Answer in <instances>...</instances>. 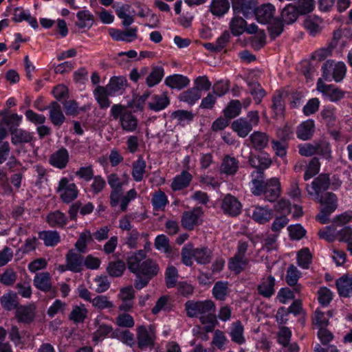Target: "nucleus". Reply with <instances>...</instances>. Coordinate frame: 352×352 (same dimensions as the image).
<instances>
[{"label": "nucleus", "instance_id": "f257e3e1", "mask_svg": "<svg viewBox=\"0 0 352 352\" xmlns=\"http://www.w3.org/2000/svg\"><path fill=\"white\" fill-rule=\"evenodd\" d=\"M185 308L188 317H197L200 316L199 319L202 324L212 322L215 320V305L212 300L193 302L187 301L185 304Z\"/></svg>", "mask_w": 352, "mask_h": 352}, {"label": "nucleus", "instance_id": "f03ea898", "mask_svg": "<svg viewBox=\"0 0 352 352\" xmlns=\"http://www.w3.org/2000/svg\"><path fill=\"white\" fill-rule=\"evenodd\" d=\"M252 184V193L255 195L263 194L265 199L270 202L276 200L280 195V184L278 178H272L266 182L254 179Z\"/></svg>", "mask_w": 352, "mask_h": 352}, {"label": "nucleus", "instance_id": "7ed1b4c3", "mask_svg": "<svg viewBox=\"0 0 352 352\" xmlns=\"http://www.w3.org/2000/svg\"><path fill=\"white\" fill-rule=\"evenodd\" d=\"M159 271V265L155 261L151 258L145 259L142 261L138 272L135 274V288L141 289L146 287L150 280L158 274Z\"/></svg>", "mask_w": 352, "mask_h": 352}, {"label": "nucleus", "instance_id": "20e7f679", "mask_svg": "<svg viewBox=\"0 0 352 352\" xmlns=\"http://www.w3.org/2000/svg\"><path fill=\"white\" fill-rule=\"evenodd\" d=\"M316 200L322 206L320 213L316 216V219L322 224L327 223L329 222V216L338 207L337 196L331 192H327L316 197Z\"/></svg>", "mask_w": 352, "mask_h": 352}, {"label": "nucleus", "instance_id": "39448f33", "mask_svg": "<svg viewBox=\"0 0 352 352\" xmlns=\"http://www.w3.org/2000/svg\"><path fill=\"white\" fill-rule=\"evenodd\" d=\"M259 115L257 111H252L248 113L245 118H240L232 122L231 128L240 138H245L253 127L257 126L259 122Z\"/></svg>", "mask_w": 352, "mask_h": 352}, {"label": "nucleus", "instance_id": "423d86ee", "mask_svg": "<svg viewBox=\"0 0 352 352\" xmlns=\"http://www.w3.org/2000/svg\"><path fill=\"white\" fill-rule=\"evenodd\" d=\"M60 199L65 204H69L78 196V189L76 184L70 182L67 177H63L58 182L56 190Z\"/></svg>", "mask_w": 352, "mask_h": 352}, {"label": "nucleus", "instance_id": "0eeeda50", "mask_svg": "<svg viewBox=\"0 0 352 352\" xmlns=\"http://www.w3.org/2000/svg\"><path fill=\"white\" fill-rule=\"evenodd\" d=\"M322 77L327 80L332 76L336 82H340L346 72V65L343 62L334 63L332 60H327L322 67Z\"/></svg>", "mask_w": 352, "mask_h": 352}, {"label": "nucleus", "instance_id": "6e6552de", "mask_svg": "<svg viewBox=\"0 0 352 352\" xmlns=\"http://www.w3.org/2000/svg\"><path fill=\"white\" fill-rule=\"evenodd\" d=\"M34 286L38 290L50 293L52 297L57 295V289L52 285V276L47 272L36 273L33 279Z\"/></svg>", "mask_w": 352, "mask_h": 352}, {"label": "nucleus", "instance_id": "1a4fd4ad", "mask_svg": "<svg viewBox=\"0 0 352 352\" xmlns=\"http://www.w3.org/2000/svg\"><path fill=\"white\" fill-rule=\"evenodd\" d=\"M317 90L327 96L331 102H338L345 96V91L333 85H326L319 78L317 82Z\"/></svg>", "mask_w": 352, "mask_h": 352}, {"label": "nucleus", "instance_id": "9d476101", "mask_svg": "<svg viewBox=\"0 0 352 352\" xmlns=\"http://www.w3.org/2000/svg\"><path fill=\"white\" fill-rule=\"evenodd\" d=\"M221 209L226 214L236 217L241 212L242 205L236 197L228 194L222 199Z\"/></svg>", "mask_w": 352, "mask_h": 352}, {"label": "nucleus", "instance_id": "9b49d317", "mask_svg": "<svg viewBox=\"0 0 352 352\" xmlns=\"http://www.w3.org/2000/svg\"><path fill=\"white\" fill-rule=\"evenodd\" d=\"M275 7L272 3H267L256 6L254 11L256 21L261 24H267L271 22L275 14Z\"/></svg>", "mask_w": 352, "mask_h": 352}, {"label": "nucleus", "instance_id": "f8f14e48", "mask_svg": "<svg viewBox=\"0 0 352 352\" xmlns=\"http://www.w3.org/2000/svg\"><path fill=\"white\" fill-rule=\"evenodd\" d=\"M36 316V307L33 305H21L16 307L14 316L18 322L30 324L32 322Z\"/></svg>", "mask_w": 352, "mask_h": 352}, {"label": "nucleus", "instance_id": "ddd939ff", "mask_svg": "<svg viewBox=\"0 0 352 352\" xmlns=\"http://www.w3.org/2000/svg\"><path fill=\"white\" fill-rule=\"evenodd\" d=\"M247 212L254 221L260 224H264L272 219V210L265 207L252 206Z\"/></svg>", "mask_w": 352, "mask_h": 352}, {"label": "nucleus", "instance_id": "4468645a", "mask_svg": "<svg viewBox=\"0 0 352 352\" xmlns=\"http://www.w3.org/2000/svg\"><path fill=\"white\" fill-rule=\"evenodd\" d=\"M202 214L203 211L199 207L184 212L182 217V226L186 230H192L199 223V219Z\"/></svg>", "mask_w": 352, "mask_h": 352}, {"label": "nucleus", "instance_id": "2eb2a0df", "mask_svg": "<svg viewBox=\"0 0 352 352\" xmlns=\"http://www.w3.org/2000/svg\"><path fill=\"white\" fill-rule=\"evenodd\" d=\"M233 11L241 13L245 18L251 15L257 6L256 0H231Z\"/></svg>", "mask_w": 352, "mask_h": 352}, {"label": "nucleus", "instance_id": "dca6fc26", "mask_svg": "<svg viewBox=\"0 0 352 352\" xmlns=\"http://www.w3.org/2000/svg\"><path fill=\"white\" fill-rule=\"evenodd\" d=\"M250 146L256 151H263L269 144L270 135L263 131H254L248 138Z\"/></svg>", "mask_w": 352, "mask_h": 352}, {"label": "nucleus", "instance_id": "f3484780", "mask_svg": "<svg viewBox=\"0 0 352 352\" xmlns=\"http://www.w3.org/2000/svg\"><path fill=\"white\" fill-rule=\"evenodd\" d=\"M137 340L138 346L141 350L154 346L155 337L144 325L137 327Z\"/></svg>", "mask_w": 352, "mask_h": 352}, {"label": "nucleus", "instance_id": "a211bd4d", "mask_svg": "<svg viewBox=\"0 0 352 352\" xmlns=\"http://www.w3.org/2000/svg\"><path fill=\"white\" fill-rule=\"evenodd\" d=\"M276 280L272 275L263 276L257 286L258 294L261 296L270 298L275 293Z\"/></svg>", "mask_w": 352, "mask_h": 352}, {"label": "nucleus", "instance_id": "6ab92c4d", "mask_svg": "<svg viewBox=\"0 0 352 352\" xmlns=\"http://www.w3.org/2000/svg\"><path fill=\"white\" fill-rule=\"evenodd\" d=\"M336 286L340 296L344 298L352 296V275L344 274L336 280Z\"/></svg>", "mask_w": 352, "mask_h": 352}, {"label": "nucleus", "instance_id": "aec40b11", "mask_svg": "<svg viewBox=\"0 0 352 352\" xmlns=\"http://www.w3.org/2000/svg\"><path fill=\"white\" fill-rule=\"evenodd\" d=\"M330 186V177L329 174L321 173L316 177L311 183L313 192L308 191L309 195L315 194L316 197L322 195V192L327 190Z\"/></svg>", "mask_w": 352, "mask_h": 352}, {"label": "nucleus", "instance_id": "412c9836", "mask_svg": "<svg viewBox=\"0 0 352 352\" xmlns=\"http://www.w3.org/2000/svg\"><path fill=\"white\" fill-rule=\"evenodd\" d=\"M65 259L69 271L77 273L83 270L84 257L80 253L71 250L66 254Z\"/></svg>", "mask_w": 352, "mask_h": 352}, {"label": "nucleus", "instance_id": "4be33fe9", "mask_svg": "<svg viewBox=\"0 0 352 352\" xmlns=\"http://www.w3.org/2000/svg\"><path fill=\"white\" fill-rule=\"evenodd\" d=\"M239 162L234 157L226 155L219 166L220 174H224L228 176L234 175L239 170Z\"/></svg>", "mask_w": 352, "mask_h": 352}, {"label": "nucleus", "instance_id": "5701e85b", "mask_svg": "<svg viewBox=\"0 0 352 352\" xmlns=\"http://www.w3.org/2000/svg\"><path fill=\"white\" fill-rule=\"evenodd\" d=\"M137 31L136 28H130L127 30L111 28L109 33L111 38L116 41H123L129 43L137 38Z\"/></svg>", "mask_w": 352, "mask_h": 352}, {"label": "nucleus", "instance_id": "b1692460", "mask_svg": "<svg viewBox=\"0 0 352 352\" xmlns=\"http://www.w3.org/2000/svg\"><path fill=\"white\" fill-rule=\"evenodd\" d=\"M69 157L67 150L63 147L51 155L49 162L52 166L63 169L66 167L69 162Z\"/></svg>", "mask_w": 352, "mask_h": 352}, {"label": "nucleus", "instance_id": "393cba45", "mask_svg": "<svg viewBox=\"0 0 352 352\" xmlns=\"http://www.w3.org/2000/svg\"><path fill=\"white\" fill-rule=\"evenodd\" d=\"M49 118L52 123L56 126H61L65 120L61 107L56 101L52 102L48 106Z\"/></svg>", "mask_w": 352, "mask_h": 352}, {"label": "nucleus", "instance_id": "a878e982", "mask_svg": "<svg viewBox=\"0 0 352 352\" xmlns=\"http://www.w3.org/2000/svg\"><path fill=\"white\" fill-rule=\"evenodd\" d=\"M170 104V99L167 92H163L160 95H154L151 101L148 102V107L153 111H160L164 109Z\"/></svg>", "mask_w": 352, "mask_h": 352}, {"label": "nucleus", "instance_id": "bb28decb", "mask_svg": "<svg viewBox=\"0 0 352 352\" xmlns=\"http://www.w3.org/2000/svg\"><path fill=\"white\" fill-rule=\"evenodd\" d=\"M146 254L144 250H138L132 253L126 258V264L129 271L133 274L138 272L141 263L146 259Z\"/></svg>", "mask_w": 352, "mask_h": 352}, {"label": "nucleus", "instance_id": "cd10ccee", "mask_svg": "<svg viewBox=\"0 0 352 352\" xmlns=\"http://www.w3.org/2000/svg\"><path fill=\"white\" fill-rule=\"evenodd\" d=\"M322 122L328 128H334L338 124L336 109L333 107H324L320 111Z\"/></svg>", "mask_w": 352, "mask_h": 352}, {"label": "nucleus", "instance_id": "c85d7f7f", "mask_svg": "<svg viewBox=\"0 0 352 352\" xmlns=\"http://www.w3.org/2000/svg\"><path fill=\"white\" fill-rule=\"evenodd\" d=\"M192 179V177L190 173L186 170H183L173 179L171 184L172 190L173 191H177L188 187Z\"/></svg>", "mask_w": 352, "mask_h": 352}, {"label": "nucleus", "instance_id": "c756f323", "mask_svg": "<svg viewBox=\"0 0 352 352\" xmlns=\"http://www.w3.org/2000/svg\"><path fill=\"white\" fill-rule=\"evenodd\" d=\"M189 83V78L181 74H173L165 79V84L171 89H182L186 87Z\"/></svg>", "mask_w": 352, "mask_h": 352}, {"label": "nucleus", "instance_id": "7c9ffc66", "mask_svg": "<svg viewBox=\"0 0 352 352\" xmlns=\"http://www.w3.org/2000/svg\"><path fill=\"white\" fill-rule=\"evenodd\" d=\"M120 123L123 131L133 132L138 127V121L131 111H125L120 118Z\"/></svg>", "mask_w": 352, "mask_h": 352}, {"label": "nucleus", "instance_id": "2f4dec72", "mask_svg": "<svg viewBox=\"0 0 352 352\" xmlns=\"http://www.w3.org/2000/svg\"><path fill=\"white\" fill-rule=\"evenodd\" d=\"M315 124L312 120H308L302 122L297 128V137L302 140H309L314 132Z\"/></svg>", "mask_w": 352, "mask_h": 352}, {"label": "nucleus", "instance_id": "473e14b6", "mask_svg": "<svg viewBox=\"0 0 352 352\" xmlns=\"http://www.w3.org/2000/svg\"><path fill=\"white\" fill-rule=\"evenodd\" d=\"M11 135L12 143L14 145L30 143L34 139L32 133L21 129L11 130Z\"/></svg>", "mask_w": 352, "mask_h": 352}, {"label": "nucleus", "instance_id": "72a5a7b5", "mask_svg": "<svg viewBox=\"0 0 352 352\" xmlns=\"http://www.w3.org/2000/svg\"><path fill=\"white\" fill-rule=\"evenodd\" d=\"M299 14L293 3L287 5L282 10L280 19L284 24L291 25L298 19Z\"/></svg>", "mask_w": 352, "mask_h": 352}, {"label": "nucleus", "instance_id": "f704fd0d", "mask_svg": "<svg viewBox=\"0 0 352 352\" xmlns=\"http://www.w3.org/2000/svg\"><path fill=\"white\" fill-rule=\"evenodd\" d=\"M94 96L101 109L110 107L111 101L108 98L110 96L104 87L98 85L94 91Z\"/></svg>", "mask_w": 352, "mask_h": 352}, {"label": "nucleus", "instance_id": "c9c22d12", "mask_svg": "<svg viewBox=\"0 0 352 352\" xmlns=\"http://www.w3.org/2000/svg\"><path fill=\"white\" fill-rule=\"evenodd\" d=\"M126 79L122 76H113L110 79L109 84L104 87L111 96H115L118 91L124 89L126 85Z\"/></svg>", "mask_w": 352, "mask_h": 352}, {"label": "nucleus", "instance_id": "e433bc0d", "mask_svg": "<svg viewBox=\"0 0 352 352\" xmlns=\"http://www.w3.org/2000/svg\"><path fill=\"white\" fill-rule=\"evenodd\" d=\"M201 97V92L198 88H190L181 93L178 99L181 102H186L190 105L194 104Z\"/></svg>", "mask_w": 352, "mask_h": 352}, {"label": "nucleus", "instance_id": "4c0bfd02", "mask_svg": "<svg viewBox=\"0 0 352 352\" xmlns=\"http://www.w3.org/2000/svg\"><path fill=\"white\" fill-rule=\"evenodd\" d=\"M146 163L141 156L133 162L131 175L135 182H141L143 179L146 173Z\"/></svg>", "mask_w": 352, "mask_h": 352}, {"label": "nucleus", "instance_id": "58836bf2", "mask_svg": "<svg viewBox=\"0 0 352 352\" xmlns=\"http://www.w3.org/2000/svg\"><path fill=\"white\" fill-rule=\"evenodd\" d=\"M244 328L241 321L237 320L232 324L230 328V335L232 342L238 344H243L245 342V338L243 336Z\"/></svg>", "mask_w": 352, "mask_h": 352}, {"label": "nucleus", "instance_id": "ea45409f", "mask_svg": "<svg viewBox=\"0 0 352 352\" xmlns=\"http://www.w3.org/2000/svg\"><path fill=\"white\" fill-rule=\"evenodd\" d=\"M46 219L47 222L51 227L63 228L67 223V217L59 210H55L49 213Z\"/></svg>", "mask_w": 352, "mask_h": 352}, {"label": "nucleus", "instance_id": "a19ab883", "mask_svg": "<svg viewBox=\"0 0 352 352\" xmlns=\"http://www.w3.org/2000/svg\"><path fill=\"white\" fill-rule=\"evenodd\" d=\"M322 20L317 16H311L307 18L304 21L305 29L311 35L315 36L320 32L322 29Z\"/></svg>", "mask_w": 352, "mask_h": 352}, {"label": "nucleus", "instance_id": "79ce46f5", "mask_svg": "<svg viewBox=\"0 0 352 352\" xmlns=\"http://www.w3.org/2000/svg\"><path fill=\"white\" fill-rule=\"evenodd\" d=\"M230 9L228 0H212L210 10L213 15L222 16Z\"/></svg>", "mask_w": 352, "mask_h": 352}, {"label": "nucleus", "instance_id": "37998d69", "mask_svg": "<svg viewBox=\"0 0 352 352\" xmlns=\"http://www.w3.org/2000/svg\"><path fill=\"white\" fill-rule=\"evenodd\" d=\"M249 260L245 256L234 255L228 262L229 269L236 274H239L248 265Z\"/></svg>", "mask_w": 352, "mask_h": 352}, {"label": "nucleus", "instance_id": "c03bdc74", "mask_svg": "<svg viewBox=\"0 0 352 352\" xmlns=\"http://www.w3.org/2000/svg\"><path fill=\"white\" fill-rule=\"evenodd\" d=\"M246 25L247 22L243 17L234 16L230 23L231 32L234 36H239L245 32Z\"/></svg>", "mask_w": 352, "mask_h": 352}, {"label": "nucleus", "instance_id": "a18cd8bd", "mask_svg": "<svg viewBox=\"0 0 352 352\" xmlns=\"http://www.w3.org/2000/svg\"><path fill=\"white\" fill-rule=\"evenodd\" d=\"M164 76V68L155 66L152 68L151 72L147 76L146 82L148 87H152L158 84Z\"/></svg>", "mask_w": 352, "mask_h": 352}, {"label": "nucleus", "instance_id": "49530a36", "mask_svg": "<svg viewBox=\"0 0 352 352\" xmlns=\"http://www.w3.org/2000/svg\"><path fill=\"white\" fill-rule=\"evenodd\" d=\"M316 154L319 155L327 161L331 160V148L329 142L326 140L316 141Z\"/></svg>", "mask_w": 352, "mask_h": 352}, {"label": "nucleus", "instance_id": "de8ad7c7", "mask_svg": "<svg viewBox=\"0 0 352 352\" xmlns=\"http://www.w3.org/2000/svg\"><path fill=\"white\" fill-rule=\"evenodd\" d=\"M126 270L125 263L121 260L111 261L109 263L107 272L112 277L121 276Z\"/></svg>", "mask_w": 352, "mask_h": 352}, {"label": "nucleus", "instance_id": "09e8293b", "mask_svg": "<svg viewBox=\"0 0 352 352\" xmlns=\"http://www.w3.org/2000/svg\"><path fill=\"white\" fill-rule=\"evenodd\" d=\"M294 5L299 15H305L314 11L316 2L314 0H298Z\"/></svg>", "mask_w": 352, "mask_h": 352}, {"label": "nucleus", "instance_id": "8fccbe9b", "mask_svg": "<svg viewBox=\"0 0 352 352\" xmlns=\"http://www.w3.org/2000/svg\"><path fill=\"white\" fill-rule=\"evenodd\" d=\"M194 258L199 264H207L212 259V252L208 248H194Z\"/></svg>", "mask_w": 352, "mask_h": 352}, {"label": "nucleus", "instance_id": "3c124183", "mask_svg": "<svg viewBox=\"0 0 352 352\" xmlns=\"http://www.w3.org/2000/svg\"><path fill=\"white\" fill-rule=\"evenodd\" d=\"M77 18L78 21H76V25L80 28H89L93 25L94 16L87 10H82L78 12L77 13Z\"/></svg>", "mask_w": 352, "mask_h": 352}, {"label": "nucleus", "instance_id": "603ef678", "mask_svg": "<svg viewBox=\"0 0 352 352\" xmlns=\"http://www.w3.org/2000/svg\"><path fill=\"white\" fill-rule=\"evenodd\" d=\"M93 236L91 232L88 230H85L80 233L76 244V248L81 253H85L87 250V243L92 242Z\"/></svg>", "mask_w": 352, "mask_h": 352}, {"label": "nucleus", "instance_id": "864d4df0", "mask_svg": "<svg viewBox=\"0 0 352 352\" xmlns=\"http://www.w3.org/2000/svg\"><path fill=\"white\" fill-rule=\"evenodd\" d=\"M248 85L250 87V92L254 97L255 102L259 104L266 94L265 91L258 82L248 81Z\"/></svg>", "mask_w": 352, "mask_h": 352}, {"label": "nucleus", "instance_id": "5fc2aeb1", "mask_svg": "<svg viewBox=\"0 0 352 352\" xmlns=\"http://www.w3.org/2000/svg\"><path fill=\"white\" fill-rule=\"evenodd\" d=\"M39 238L47 246H54L60 241V236L56 231H43L39 233Z\"/></svg>", "mask_w": 352, "mask_h": 352}, {"label": "nucleus", "instance_id": "6e6d98bb", "mask_svg": "<svg viewBox=\"0 0 352 352\" xmlns=\"http://www.w3.org/2000/svg\"><path fill=\"white\" fill-rule=\"evenodd\" d=\"M320 168V162L318 157H312L307 164L306 171L304 175V179L309 180L314 176L316 175Z\"/></svg>", "mask_w": 352, "mask_h": 352}, {"label": "nucleus", "instance_id": "4d7b16f0", "mask_svg": "<svg viewBox=\"0 0 352 352\" xmlns=\"http://www.w3.org/2000/svg\"><path fill=\"white\" fill-rule=\"evenodd\" d=\"M272 108L276 118H281L284 116L285 102L280 93H278L272 97Z\"/></svg>", "mask_w": 352, "mask_h": 352}, {"label": "nucleus", "instance_id": "13d9d810", "mask_svg": "<svg viewBox=\"0 0 352 352\" xmlns=\"http://www.w3.org/2000/svg\"><path fill=\"white\" fill-rule=\"evenodd\" d=\"M151 202L155 210H163L168 203V201L165 192L162 190H158L153 194Z\"/></svg>", "mask_w": 352, "mask_h": 352}, {"label": "nucleus", "instance_id": "bf43d9fd", "mask_svg": "<svg viewBox=\"0 0 352 352\" xmlns=\"http://www.w3.org/2000/svg\"><path fill=\"white\" fill-rule=\"evenodd\" d=\"M241 111V103L238 100H231L224 109V116L231 120L236 117Z\"/></svg>", "mask_w": 352, "mask_h": 352}, {"label": "nucleus", "instance_id": "052dcab7", "mask_svg": "<svg viewBox=\"0 0 352 352\" xmlns=\"http://www.w3.org/2000/svg\"><path fill=\"white\" fill-rule=\"evenodd\" d=\"M92 306L98 309H112L114 307L113 303L109 300L107 296H97L91 300Z\"/></svg>", "mask_w": 352, "mask_h": 352}, {"label": "nucleus", "instance_id": "680f3d73", "mask_svg": "<svg viewBox=\"0 0 352 352\" xmlns=\"http://www.w3.org/2000/svg\"><path fill=\"white\" fill-rule=\"evenodd\" d=\"M87 309L82 306H75L69 315V319L75 323L82 322L87 318Z\"/></svg>", "mask_w": 352, "mask_h": 352}, {"label": "nucleus", "instance_id": "e2e57ef3", "mask_svg": "<svg viewBox=\"0 0 352 352\" xmlns=\"http://www.w3.org/2000/svg\"><path fill=\"white\" fill-rule=\"evenodd\" d=\"M115 323L122 328H132L135 325L133 318L127 313L119 314L116 318Z\"/></svg>", "mask_w": 352, "mask_h": 352}, {"label": "nucleus", "instance_id": "0e129e2a", "mask_svg": "<svg viewBox=\"0 0 352 352\" xmlns=\"http://www.w3.org/2000/svg\"><path fill=\"white\" fill-rule=\"evenodd\" d=\"M312 255L308 248H303L298 253V264L304 269H308L311 262Z\"/></svg>", "mask_w": 352, "mask_h": 352}, {"label": "nucleus", "instance_id": "69168bd1", "mask_svg": "<svg viewBox=\"0 0 352 352\" xmlns=\"http://www.w3.org/2000/svg\"><path fill=\"white\" fill-rule=\"evenodd\" d=\"M112 327V326L104 323L99 324L97 330L93 334V340L98 342L104 337L111 335Z\"/></svg>", "mask_w": 352, "mask_h": 352}, {"label": "nucleus", "instance_id": "338daca9", "mask_svg": "<svg viewBox=\"0 0 352 352\" xmlns=\"http://www.w3.org/2000/svg\"><path fill=\"white\" fill-rule=\"evenodd\" d=\"M182 263L186 266L192 265V258H194V248L191 243L185 245L181 252Z\"/></svg>", "mask_w": 352, "mask_h": 352}, {"label": "nucleus", "instance_id": "774afa93", "mask_svg": "<svg viewBox=\"0 0 352 352\" xmlns=\"http://www.w3.org/2000/svg\"><path fill=\"white\" fill-rule=\"evenodd\" d=\"M212 294L216 299L223 300L228 295V283L217 282L212 289Z\"/></svg>", "mask_w": 352, "mask_h": 352}]
</instances>
